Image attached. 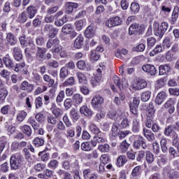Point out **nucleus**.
Listing matches in <instances>:
<instances>
[{"mask_svg":"<svg viewBox=\"0 0 179 179\" xmlns=\"http://www.w3.org/2000/svg\"><path fill=\"white\" fill-rule=\"evenodd\" d=\"M24 158L22 155L17 153L10 157V164L12 170H19L23 166Z\"/></svg>","mask_w":179,"mask_h":179,"instance_id":"nucleus-1","label":"nucleus"},{"mask_svg":"<svg viewBox=\"0 0 179 179\" xmlns=\"http://www.w3.org/2000/svg\"><path fill=\"white\" fill-rule=\"evenodd\" d=\"M164 134L165 136H171L173 143H176L178 141V134L174 131L173 126H168L165 128Z\"/></svg>","mask_w":179,"mask_h":179,"instance_id":"nucleus-2","label":"nucleus"},{"mask_svg":"<svg viewBox=\"0 0 179 179\" xmlns=\"http://www.w3.org/2000/svg\"><path fill=\"white\" fill-rule=\"evenodd\" d=\"M122 24V18L116 16L110 17L106 22L107 27H115V26H121Z\"/></svg>","mask_w":179,"mask_h":179,"instance_id":"nucleus-3","label":"nucleus"},{"mask_svg":"<svg viewBox=\"0 0 179 179\" xmlns=\"http://www.w3.org/2000/svg\"><path fill=\"white\" fill-rule=\"evenodd\" d=\"M106 69V65L103 64H99V68L96 69V74L95 78H94V82L92 83L93 85H97V83H100L102 79V74L101 72Z\"/></svg>","mask_w":179,"mask_h":179,"instance_id":"nucleus-4","label":"nucleus"},{"mask_svg":"<svg viewBox=\"0 0 179 179\" xmlns=\"http://www.w3.org/2000/svg\"><path fill=\"white\" fill-rule=\"evenodd\" d=\"M147 86L148 83L146 80L143 79H138L134 83L131 87L134 89V90H142V89H145Z\"/></svg>","mask_w":179,"mask_h":179,"instance_id":"nucleus-5","label":"nucleus"},{"mask_svg":"<svg viewBox=\"0 0 179 179\" xmlns=\"http://www.w3.org/2000/svg\"><path fill=\"white\" fill-rule=\"evenodd\" d=\"M174 104H176V101L173 98L169 99L167 101L164 103V108H166V110H168V113L169 114H173L174 111H176Z\"/></svg>","mask_w":179,"mask_h":179,"instance_id":"nucleus-6","label":"nucleus"},{"mask_svg":"<svg viewBox=\"0 0 179 179\" xmlns=\"http://www.w3.org/2000/svg\"><path fill=\"white\" fill-rule=\"evenodd\" d=\"M113 81L115 85L119 87V89H124L128 87V82L125 79H122V81L120 80V77L115 76L113 77Z\"/></svg>","mask_w":179,"mask_h":179,"instance_id":"nucleus-7","label":"nucleus"},{"mask_svg":"<svg viewBox=\"0 0 179 179\" xmlns=\"http://www.w3.org/2000/svg\"><path fill=\"white\" fill-rule=\"evenodd\" d=\"M11 50L15 61H23V55L22 54V49H20V47L16 46L13 48Z\"/></svg>","mask_w":179,"mask_h":179,"instance_id":"nucleus-8","label":"nucleus"},{"mask_svg":"<svg viewBox=\"0 0 179 179\" xmlns=\"http://www.w3.org/2000/svg\"><path fill=\"white\" fill-rule=\"evenodd\" d=\"M143 71L144 72H147V73H150L151 76H155L156 73H157V70L156 69V67L152 64H145L142 66Z\"/></svg>","mask_w":179,"mask_h":179,"instance_id":"nucleus-9","label":"nucleus"},{"mask_svg":"<svg viewBox=\"0 0 179 179\" xmlns=\"http://www.w3.org/2000/svg\"><path fill=\"white\" fill-rule=\"evenodd\" d=\"M20 90L27 92L28 93H31L34 90V85L29 83V82L24 80L20 85Z\"/></svg>","mask_w":179,"mask_h":179,"instance_id":"nucleus-10","label":"nucleus"},{"mask_svg":"<svg viewBox=\"0 0 179 179\" xmlns=\"http://www.w3.org/2000/svg\"><path fill=\"white\" fill-rule=\"evenodd\" d=\"M104 103V98L100 95H96L92 100V107L97 108Z\"/></svg>","mask_w":179,"mask_h":179,"instance_id":"nucleus-11","label":"nucleus"},{"mask_svg":"<svg viewBox=\"0 0 179 179\" xmlns=\"http://www.w3.org/2000/svg\"><path fill=\"white\" fill-rule=\"evenodd\" d=\"M36 59L43 62L45 59V49L43 48L38 47L36 53Z\"/></svg>","mask_w":179,"mask_h":179,"instance_id":"nucleus-12","label":"nucleus"},{"mask_svg":"<svg viewBox=\"0 0 179 179\" xmlns=\"http://www.w3.org/2000/svg\"><path fill=\"white\" fill-rule=\"evenodd\" d=\"M85 36L87 38H92V37H94V36H96V28L94 26H88L85 31Z\"/></svg>","mask_w":179,"mask_h":179,"instance_id":"nucleus-13","label":"nucleus"},{"mask_svg":"<svg viewBox=\"0 0 179 179\" xmlns=\"http://www.w3.org/2000/svg\"><path fill=\"white\" fill-rule=\"evenodd\" d=\"M165 99H167V94H166V92H159L155 98L156 104H157L158 106H161V104H163V101H164Z\"/></svg>","mask_w":179,"mask_h":179,"instance_id":"nucleus-14","label":"nucleus"},{"mask_svg":"<svg viewBox=\"0 0 179 179\" xmlns=\"http://www.w3.org/2000/svg\"><path fill=\"white\" fill-rule=\"evenodd\" d=\"M122 115V112L120 110H110L108 113V118H110V120H117V118H120Z\"/></svg>","mask_w":179,"mask_h":179,"instance_id":"nucleus-15","label":"nucleus"},{"mask_svg":"<svg viewBox=\"0 0 179 179\" xmlns=\"http://www.w3.org/2000/svg\"><path fill=\"white\" fill-rule=\"evenodd\" d=\"M59 45V39L55 38L54 39H49L46 43L47 48H54Z\"/></svg>","mask_w":179,"mask_h":179,"instance_id":"nucleus-16","label":"nucleus"},{"mask_svg":"<svg viewBox=\"0 0 179 179\" xmlns=\"http://www.w3.org/2000/svg\"><path fill=\"white\" fill-rule=\"evenodd\" d=\"M156 110H155V107L153 106V103H150L149 106L148 107V110L146 112V116L150 120H153V117H155V113Z\"/></svg>","mask_w":179,"mask_h":179,"instance_id":"nucleus-17","label":"nucleus"},{"mask_svg":"<svg viewBox=\"0 0 179 179\" xmlns=\"http://www.w3.org/2000/svg\"><path fill=\"white\" fill-rule=\"evenodd\" d=\"M153 27L155 36H157V37H159V38H162V37L164 36V33L162 31V29H160V25L159 24V23L155 22L153 25Z\"/></svg>","mask_w":179,"mask_h":179,"instance_id":"nucleus-18","label":"nucleus"},{"mask_svg":"<svg viewBox=\"0 0 179 179\" xmlns=\"http://www.w3.org/2000/svg\"><path fill=\"white\" fill-rule=\"evenodd\" d=\"M27 13L29 19H33L37 13V8L34 6H29L27 8Z\"/></svg>","mask_w":179,"mask_h":179,"instance_id":"nucleus-19","label":"nucleus"},{"mask_svg":"<svg viewBox=\"0 0 179 179\" xmlns=\"http://www.w3.org/2000/svg\"><path fill=\"white\" fill-rule=\"evenodd\" d=\"M141 30V25L138 24H133L129 28V36H132V34H136V33H139Z\"/></svg>","mask_w":179,"mask_h":179,"instance_id":"nucleus-20","label":"nucleus"},{"mask_svg":"<svg viewBox=\"0 0 179 179\" xmlns=\"http://www.w3.org/2000/svg\"><path fill=\"white\" fill-rule=\"evenodd\" d=\"M79 6L76 3L69 2L66 4V13L69 15L73 12V9L78 8Z\"/></svg>","mask_w":179,"mask_h":179,"instance_id":"nucleus-21","label":"nucleus"},{"mask_svg":"<svg viewBox=\"0 0 179 179\" xmlns=\"http://www.w3.org/2000/svg\"><path fill=\"white\" fill-rule=\"evenodd\" d=\"M6 41L8 42L10 45H15L16 43H17V38L12 33H8L6 36Z\"/></svg>","mask_w":179,"mask_h":179,"instance_id":"nucleus-22","label":"nucleus"},{"mask_svg":"<svg viewBox=\"0 0 179 179\" xmlns=\"http://www.w3.org/2000/svg\"><path fill=\"white\" fill-rule=\"evenodd\" d=\"M80 114H83L84 115H85V117H92V115L93 114L92 113V110L89 109L87 106H83L80 108Z\"/></svg>","mask_w":179,"mask_h":179,"instance_id":"nucleus-23","label":"nucleus"},{"mask_svg":"<svg viewBox=\"0 0 179 179\" xmlns=\"http://www.w3.org/2000/svg\"><path fill=\"white\" fill-rule=\"evenodd\" d=\"M167 155L162 154L159 156H158L157 159V163L158 166H164V164H166V163H167Z\"/></svg>","mask_w":179,"mask_h":179,"instance_id":"nucleus-24","label":"nucleus"},{"mask_svg":"<svg viewBox=\"0 0 179 179\" xmlns=\"http://www.w3.org/2000/svg\"><path fill=\"white\" fill-rule=\"evenodd\" d=\"M139 129H141V124H139V119L134 118L132 124V131L134 134H138L139 132Z\"/></svg>","mask_w":179,"mask_h":179,"instance_id":"nucleus-25","label":"nucleus"},{"mask_svg":"<svg viewBox=\"0 0 179 179\" xmlns=\"http://www.w3.org/2000/svg\"><path fill=\"white\" fill-rule=\"evenodd\" d=\"M76 76L78 77L79 83H81L82 85H87V78L83 73L78 72L76 73Z\"/></svg>","mask_w":179,"mask_h":179,"instance_id":"nucleus-26","label":"nucleus"},{"mask_svg":"<svg viewBox=\"0 0 179 179\" xmlns=\"http://www.w3.org/2000/svg\"><path fill=\"white\" fill-rule=\"evenodd\" d=\"M27 123L29 124V125H31L32 127V128L34 131H38V129L40 128L39 123H38L36 121V120H34V118H33L31 117L28 119Z\"/></svg>","mask_w":179,"mask_h":179,"instance_id":"nucleus-27","label":"nucleus"},{"mask_svg":"<svg viewBox=\"0 0 179 179\" xmlns=\"http://www.w3.org/2000/svg\"><path fill=\"white\" fill-rule=\"evenodd\" d=\"M128 162V159H127V157L125 155H120L117 159L116 165L117 167H122L125 163Z\"/></svg>","mask_w":179,"mask_h":179,"instance_id":"nucleus-28","label":"nucleus"},{"mask_svg":"<svg viewBox=\"0 0 179 179\" xmlns=\"http://www.w3.org/2000/svg\"><path fill=\"white\" fill-rule=\"evenodd\" d=\"M75 85H76L75 77H70L62 83V86L64 87H66L68 86H75Z\"/></svg>","mask_w":179,"mask_h":179,"instance_id":"nucleus-29","label":"nucleus"},{"mask_svg":"<svg viewBox=\"0 0 179 179\" xmlns=\"http://www.w3.org/2000/svg\"><path fill=\"white\" fill-rule=\"evenodd\" d=\"M142 174V166L138 165L135 166L131 171L132 177H139Z\"/></svg>","mask_w":179,"mask_h":179,"instance_id":"nucleus-30","label":"nucleus"},{"mask_svg":"<svg viewBox=\"0 0 179 179\" xmlns=\"http://www.w3.org/2000/svg\"><path fill=\"white\" fill-rule=\"evenodd\" d=\"M83 36H78L76 39L74 41V47L75 48H82L83 45Z\"/></svg>","mask_w":179,"mask_h":179,"instance_id":"nucleus-31","label":"nucleus"},{"mask_svg":"<svg viewBox=\"0 0 179 179\" xmlns=\"http://www.w3.org/2000/svg\"><path fill=\"white\" fill-rule=\"evenodd\" d=\"M21 131L27 135V136H31V127L27 124H24L20 127Z\"/></svg>","mask_w":179,"mask_h":179,"instance_id":"nucleus-32","label":"nucleus"},{"mask_svg":"<svg viewBox=\"0 0 179 179\" xmlns=\"http://www.w3.org/2000/svg\"><path fill=\"white\" fill-rule=\"evenodd\" d=\"M58 166H59V162L57 159H52L48 163V167L50 170H55L58 169Z\"/></svg>","mask_w":179,"mask_h":179,"instance_id":"nucleus-33","label":"nucleus"},{"mask_svg":"<svg viewBox=\"0 0 179 179\" xmlns=\"http://www.w3.org/2000/svg\"><path fill=\"white\" fill-rule=\"evenodd\" d=\"M129 143L127 142L126 140H124L120 145L119 149L122 152V153H126V152L129 148Z\"/></svg>","mask_w":179,"mask_h":179,"instance_id":"nucleus-34","label":"nucleus"},{"mask_svg":"<svg viewBox=\"0 0 179 179\" xmlns=\"http://www.w3.org/2000/svg\"><path fill=\"white\" fill-rule=\"evenodd\" d=\"M27 19H29V17L26 12H22L18 15L17 22H18V23H26V22H27Z\"/></svg>","mask_w":179,"mask_h":179,"instance_id":"nucleus-35","label":"nucleus"},{"mask_svg":"<svg viewBox=\"0 0 179 179\" xmlns=\"http://www.w3.org/2000/svg\"><path fill=\"white\" fill-rule=\"evenodd\" d=\"M70 117L73 121H78L80 118V115L75 108L70 110Z\"/></svg>","mask_w":179,"mask_h":179,"instance_id":"nucleus-36","label":"nucleus"},{"mask_svg":"<svg viewBox=\"0 0 179 179\" xmlns=\"http://www.w3.org/2000/svg\"><path fill=\"white\" fill-rule=\"evenodd\" d=\"M3 61L6 68H11L12 69L15 68V64L13 63L12 59H10V58L8 57H3Z\"/></svg>","mask_w":179,"mask_h":179,"instance_id":"nucleus-37","label":"nucleus"},{"mask_svg":"<svg viewBox=\"0 0 179 179\" xmlns=\"http://www.w3.org/2000/svg\"><path fill=\"white\" fill-rule=\"evenodd\" d=\"M131 12L134 15H136L138 12H139V9H141V7L139 6V3L136 2H132L130 6Z\"/></svg>","mask_w":179,"mask_h":179,"instance_id":"nucleus-38","label":"nucleus"},{"mask_svg":"<svg viewBox=\"0 0 179 179\" xmlns=\"http://www.w3.org/2000/svg\"><path fill=\"white\" fill-rule=\"evenodd\" d=\"M178 12H179V8L178 6H175L173 13H172V17H171V22L173 24L177 22V19H178Z\"/></svg>","mask_w":179,"mask_h":179,"instance_id":"nucleus-39","label":"nucleus"},{"mask_svg":"<svg viewBox=\"0 0 179 179\" xmlns=\"http://www.w3.org/2000/svg\"><path fill=\"white\" fill-rule=\"evenodd\" d=\"M94 138L96 143H104V142H106V134H104V133L96 134Z\"/></svg>","mask_w":179,"mask_h":179,"instance_id":"nucleus-40","label":"nucleus"},{"mask_svg":"<svg viewBox=\"0 0 179 179\" xmlns=\"http://www.w3.org/2000/svg\"><path fill=\"white\" fill-rule=\"evenodd\" d=\"M81 149L84 152H90V150H93V147L90 144V142H84L81 144Z\"/></svg>","mask_w":179,"mask_h":179,"instance_id":"nucleus-41","label":"nucleus"},{"mask_svg":"<svg viewBox=\"0 0 179 179\" xmlns=\"http://www.w3.org/2000/svg\"><path fill=\"white\" fill-rule=\"evenodd\" d=\"M73 29V26H72V24H66L62 28V33H63V34H69Z\"/></svg>","mask_w":179,"mask_h":179,"instance_id":"nucleus-42","label":"nucleus"},{"mask_svg":"<svg viewBox=\"0 0 179 179\" xmlns=\"http://www.w3.org/2000/svg\"><path fill=\"white\" fill-rule=\"evenodd\" d=\"M8 90L5 87L0 90V101H1V103H3L5 99L8 97Z\"/></svg>","mask_w":179,"mask_h":179,"instance_id":"nucleus-43","label":"nucleus"},{"mask_svg":"<svg viewBox=\"0 0 179 179\" xmlns=\"http://www.w3.org/2000/svg\"><path fill=\"white\" fill-rule=\"evenodd\" d=\"M64 99H65V91L61 90L56 97V103H57V104H60V103L64 101Z\"/></svg>","mask_w":179,"mask_h":179,"instance_id":"nucleus-44","label":"nucleus"},{"mask_svg":"<svg viewBox=\"0 0 179 179\" xmlns=\"http://www.w3.org/2000/svg\"><path fill=\"white\" fill-rule=\"evenodd\" d=\"M25 66H26V64L22 60V61H20V63H17L15 66H14L13 69L15 72H20V71H22V69H24Z\"/></svg>","mask_w":179,"mask_h":179,"instance_id":"nucleus-45","label":"nucleus"},{"mask_svg":"<svg viewBox=\"0 0 179 179\" xmlns=\"http://www.w3.org/2000/svg\"><path fill=\"white\" fill-rule=\"evenodd\" d=\"M146 162L150 164H152V162H155V155L150 151L145 152Z\"/></svg>","mask_w":179,"mask_h":179,"instance_id":"nucleus-46","label":"nucleus"},{"mask_svg":"<svg viewBox=\"0 0 179 179\" xmlns=\"http://www.w3.org/2000/svg\"><path fill=\"white\" fill-rule=\"evenodd\" d=\"M98 150L101 153H108L110 152V145L108 144L99 145Z\"/></svg>","mask_w":179,"mask_h":179,"instance_id":"nucleus-47","label":"nucleus"},{"mask_svg":"<svg viewBox=\"0 0 179 179\" xmlns=\"http://www.w3.org/2000/svg\"><path fill=\"white\" fill-rule=\"evenodd\" d=\"M167 72H170V66L169 64L161 65L159 66V75H164Z\"/></svg>","mask_w":179,"mask_h":179,"instance_id":"nucleus-48","label":"nucleus"},{"mask_svg":"<svg viewBox=\"0 0 179 179\" xmlns=\"http://www.w3.org/2000/svg\"><path fill=\"white\" fill-rule=\"evenodd\" d=\"M66 22H68V18L66 17V16H64L62 19H57L55 22V26H57L58 27H61V26H64V24H65V23H66Z\"/></svg>","mask_w":179,"mask_h":179,"instance_id":"nucleus-49","label":"nucleus"},{"mask_svg":"<svg viewBox=\"0 0 179 179\" xmlns=\"http://www.w3.org/2000/svg\"><path fill=\"white\" fill-rule=\"evenodd\" d=\"M90 131L92 132V134H94V135H99L102 133L100 131V129H99V127H97L94 124H91L90 125Z\"/></svg>","mask_w":179,"mask_h":179,"instance_id":"nucleus-50","label":"nucleus"},{"mask_svg":"<svg viewBox=\"0 0 179 179\" xmlns=\"http://www.w3.org/2000/svg\"><path fill=\"white\" fill-rule=\"evenodd\" d=\"M90 61L92 62H96V61H99L100 58V55H99L97 52L91 51L90 54Z\"/></svg>","mask_w":179,"mask_h":179,"instance_id":"nucleus-51","label":"nucleus"},{"mask_svg":"<svg viewBox=\"0 0 179 179\" xmlns=\"http://www.w3.org/2000/svg\"><path fill=\"white\" fill-rule=\"evenodd\" d=\"M26 117H27V113H26L24 110H21L17 115V121L22 122L24 120Z\"/></svg>","mask_w":179,"mask_h":179,"instance_id":"nucleus-52","label":"nucleus"},{"mask_svg":"<svg viewBox=\"0 0 179 179\" xmlns=\"http://www.w3.org/2000/svg\"><path fill=\"white\" fill-rule=\"evenodd\" d=\"M33 143L36 148H40V146H43L44 145V139L36 137L34 139Z\"/></svg>","mask_w":179,"mask_h":179,"instance_id":"nucleus-53","label":"nucleus"},{"mask_svg":"<svg viewBox=\"0 0 179 179\" xmlns=\"http://www.w3.org/2000/svg\"><path fill=\"white\" fill-rule=\"evenodd\" d=\"M38 156H41V161L44 163L48 162L50 160V153L48 152H39Z\"/></svg>","mask_w":179,"mask_h":179,"instance_id":"nucleus-54","label":"nucleus"},{"mask_svg":"<svg viewBox=\"0 0 179 179\" xmlns=\"http://www.w3.org/2000/svg\"><path fill=\"white\" fill-rule=\"evenodd\" d=\"M152 92L150 91H145L141 94V101H148L150 99Z\"/></svg>","mask_w":179,"mask_h":179,"instance_id":"nucleus-55","label":"nucleus"},{"mask_svg":"<svg viewBox=\"0 0 179 179\" xmlns=\"http://www.w3.org/2000/svg\"><path fill=\"white\" fill-rule=\"evenodd\" d=\"M62 50V48H61V47L55 46V48H52L50 51L54 57V58H57L58 55H59V53L61 52V50Z\"/></svg>","mask_w":179,"mask_h":179,"instance_id":"nucleus-56","label":"nucleus"},{"mask_svg":"<svg viewBox=\"0 0 179 179\" xmlns=\"http://www.w3.org/2000/svg\"><path fill=\"white\" fill-rule=\"evenodd\" d=\"M43 80H45V82L49 83V87H52L54 85V83H55V80H54V79L51 78V77L47 74L43 76Z\"/></svg>","mask_w":179,"mask_h":179,"instance_id":"nucleus-57","label":"nucleus"},{"mask_svg":"<svg viewBox=\"0 0 179 179\" xmlns=\"http://www.w3.org/2000/svg\"><path fill=\"white\" fill-rule=\"evenodd\" d=\"M163 51V48H162V45H158L155 47V48L150 52V57H155L157 54H159Z\"/></svg>","mask_w":179,"mask_h":179,"instance_id":"nucleus-58","label":"nucleus"},{"mask_svg":"<svg viewBox=\"0 0 179 179\" xmlns=\"http://www.w3.org/2000/svg\"><path fill=\"white\" fill-rule=\"evenodd\" d=\"M73 99L77 104H80L83 101V96L80 94H75L73 96Z\"/></svg>","mask_w":179,"mask_h":179,"instance_id":"nucleus-59","label":"nucleus"},{"mask_svg":"<svg viewBox=\"0 0 179 179\" xmlns=\"http://www.w3.org/2000/svg\"><path fill=\"white\" fill-rule=\"evenodd\" d=\"M68 75H69L68 69H66V67H62L60 69V73H59L60 79H65V78H66Z\"/></svg>","mask_w":179,"mask_h":179,"instance_id":"nucleus-60","label":"nucleus"},{"mask_svg":"<svg viewBox=\"0 0 179 179\" xmlns=\"http://www.w3.org/2000/svg\"><path fill=\"white\" fill-rule=\"evenodd\" d=\"M34 104L36 108H41L43 107V98L41 96H38L35 99Z\"/></svg>","mask_w":179,"mask_h":179,"instance_id":"nucleus-61","label":"nucleus"},{"mask_svg":"<svg viewBox=\"0 0 179 179\" xmlns=\"http://www.w3.org/2000/svg\"><path fill=\"white\" fill-rule=\"evenodd\" d=\"M65 136L69 139V138H73L75 136V129L72 128H69L66 130Z\"/></svg>","mask_w":179,"mask_h":179,"instance_id":"nucleus-62","label":"nucleus"},{"mask_svg":"<svg viewBox=\"0 0 179 179\" xmlns=\"http://www.w3.org/2000/svg\"><path fill=\"white\" fill-rule=\"evenodd\" d=\"M47 121L48 124H51L52 125H55L58 121L57 120V117L54 115H49L47 117Z\"/></svg>","mask_w":179,"mask_h":179,"instance_id":"nucleus-63","label":"nucleus"},{"mask_svg":"<svg viewBox=\"0 0 179 179\" xmlns=\"http://www.w3.org/2000/svg\"><path fill=\"white\" fill-rule=\"evenodd\" d=\"M156 44V38L154 37H150L147 39V45L148 48H152Z\"/></svg>","mask_w":179,"mask_h":179,"instance_id":"nucleus-64","label":"nucleus"}]
</instances>
